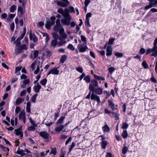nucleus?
Here are the masks:
<instances>
[{
    "label": "nucleus",
    "mask_w": 157,
    "mask_h": 157,
    "mask_svg": "<svg viewBox=\"0 0 157 157\" xmlns=\"http://www.w3.org/2000/svg\"><path fill=\"white\" fill-rule=\"evenodd\" d=\"M151 52L153 53L151 55V56H153L155 57L157 55V37L154 40V46L152 48H148L147 50L146 55H148Z\"/></svg>",
    "instance_id": "f257e3e1"
},
{
    "label": "nucleus",
    "mask_w": 157,
    "mask_h": 157,
    "mask_svg": "<svg viewBox=\"0 0 157 157\" xmlns=\"http://www.w3.org/2000/svg\"><path fill=\"white\" fill-rule=\"evenodd\" d=\"M65 18L62 19L61 22L62 24L63 25H69L72 20V17L70 14L69 15L65 17H63Z\"/></svg>",
    "instance_id": "f03ea898"
},
{
    "label": "nucleus",
    "mask_w": 157,
    "mask_h": 157,
    "mask_svg": "<svg viewBox=\"0 0 157 157\" xmlns=\"http://www.w3.org/2000/svg\"><path fill=\"white\" fill-rule=\"evenodd\" d=\"M56 25L53 27L54 30L58 32L59 31L60 32V31L62 29H63V26L60 24V21L59 19H58L56 21Z\"/></svg>",
    "instance_id": "7ed1b4c3"
},
{
    "label": "nucleus",
    "mask_w": 157,
    "mask_h": 157,
    "mask_svg": "<svg viewBox=\"0 0 157 157\" xmlns=\"http://www.w3.org/2000/svg\"><path fill=\"white\" fill-rule=\"evenodd\" d=\"M57 5L63 7H66L69 4V2L67 0H61L60 1H57Z\"/></svg>",
    "instance_id": "20e7f679"
},
{
    "label": "nucleus",
    "mask_w": 157,
    "mask_h": 157,
    "mask_svg": "<svg viewBox=\"0 0 157 157\" xmlns=\"http://www.w3.org/2000/svg\"><path fill=\"white\" fill-rule=\"evenodd\" d=\"M39 135L43 138L46 142H48L49 140V134L45 131L41 132Z\"/></svg>",
    "instance_id": "39448f33"
},
{
    "label": "nucleus",
    "mask_w": 157,
    "mask_h": 157,
    "mask_svg": "<svg viewBox=\"0 0 157 157\" xmlns=\"http://www.w3.org/2000/svg\"><path fill=\"white\" fill-rule=\"evenodd\" d=\"M98 86V82L95 80H93L91 81V83L90 84L89 89L91 91L92 90H94L95 89V87H97Z\"/></svg>",
    "instance_id": "423d86ee"
},
{
    "label": "nucleus",
    "mask_w": 157,
    "mask_h": 157,
    "mask_svg": "<svg viewBox=\"0 0 157 157\" xmlns=\"http://www.w3.org/2000/svg\"><path fill=\"white\" fill-rule=\"evenodd\" d=\"M64 29H62L60 31V32H59V33L61 35V36L59 38V40H62V39H64L67 38V34L64 32Z\"/></svg>",
    "instance_id": "0eeeda50"
},
{
    "label": "nucleus",
    "mask_w": 157,
    "mask_h": 157,
    "mask_svg": "<svg viewBox=\"0 0 157 157\" xmlns=\"http://www.w3.org/2000/svg\"><path fill=\"white\" fill-rule=\"evenodd\" d=\"M57 12L61 14L63 17H65L67 15L69 16V13L68 12H67L65 11V9L64 10L62 8H60L58 10Z\"/></svg>",
    "instance_id": "6e6552de"
},
{
    "label": "nucleus",
    "mask_w": 157,
    "mask_h": 157,
    "mask_svg": "<svg viewBox=\"0 0 157 157\" xmlns=\"http://www.w3.org/2000/svg\"><path fill=\"white\" fill-rule=\"evenodd\" d=\"M58 67L53 68L51 69L50 71L48 73V75L50 74H52L55 75H58L59 74V71L58 70Z\"/></svg>",
    "instance_id": "1a4fd4ad"
},
{
    "label": "nucleus",
    "mask_w": 157,
    "mask_h": 157,
    "mask_svg": "<svg viewBox=\"0 0 157 157\" xmlns=\"http://www.w3.org/2000/svg\"><path fill=\"white\" fill-rule=\"evenodd\" d=\"M91 99L92 100L96 101L98 103H100L101 102L99 97L93 93H92L91 94Z\"/></svg>",
    "instance_id": "9d476101"
},
{
    "label": "nucleus",
    "mask_w": 157,
    "mask_h": 157,
    "mask_svg": "<svg viewBox=\"0 0 157 157\" xmlns=\"http://www.w3.org/2000/svg\"><path fill=\"white\" fill-rule=\"evenodd\" d=\"M19 118L20 120L22 119L24 123H25L26 118L25 117V112L24 111H21L19 115Z\"/></svg>",
    "instance_id": "9b49d317"
},
{
    "label": "nucleus",
    "mask_w": 157,
    "mask_h": 157,
    "mask_svg": "<svg viewBox=\"0 0 157 157\" xmlns=\"http://www.w3.org/2000/svg\"><path fill=\"white\" fill-rule=\"evenodd\" d=\"M29 38L31 40H33V42L36 43L38 41V38L34 34H32L31 32L29 34Z\"/></svg>",
    "instance_id": "f8f14e48"
},
{
    "label": "nucleus",
    "mask_w": 157,
    "mask_h": 157,
    "mask_svg": "<svg viewBox=\"0 0 157 157\" xmlns=\"http://www.w3.org/2000/svg\"><path fill=\"white\" fill-rule=\"evenodd\" d=\"M112 48L111 46H108L107 48L106 55L107 56H111L112 54Z\"/></svg>",
    "instance_id": "ddd939ff"
},
{
    "label": "nucleus",
    "mask_w": 157,
    "mask_h": 157,
    "mask_svg": "<svg viewBox=\"0 0 157 157\" xmlns=\"http://www.w3.org/2000/svg\"><path fill=\"white\" fill-rule=\"evenodd\" d=\"M92 91L93 93L94 92L95 94L98 95L101 94L102 93L103 90L102 89L100 88H98L97 89H94V90H92Z\"/></svg>",
    "instance_id": "4468645a"
},
{
    "label": "nucleus",
    "mask_w": 157,
    "mask_h": 157,
    "mask_svg": "<svg viewBox=\"0 0 157 157\" xmlns=\"http://www.w3.org/2000/svg\"><path fill=\"white\" fill-rule=\"evenodd\" d=\"M64 127L65 125H60L56 127L55 129V130L57 132H59L63 130Z\"/></svg>",
    "instance_id": "2eb2a0df"
},
{
    "label": "nucleus",
    "mask_w": 157,
    "mask_h": 157,
    "mask_svg": "<svg viewBox=\"0 0 157 157\" xmlns=\"http://www.w3.org/2000/svg\"><path fill=\"white\" fill-rule=\"evenodd\" d=\"M41 88V86L38 83L34 87L33 90L35 92L37 93L39 92Z\"/></svg>",
    "instance_id": "dca6fc26"
},
{
    "label": "nucleus",
    "mask_w": 157,
    "mask_h": 157,
    "mask_svg": "<svg viewBox=\"0 0 157 157\" xmlns=\"http://www.w3.org/2000/svg\"><path fill=\"white\" fill-rule=\"evenodd\" d=\"M14 131L16 135L20 136L21 138L23 136L22 133L19 128L15 129Z\"/></svg>",
    "instance_id": "f3484780"
},
{
    "label": "nucleus",
    "mask_w": 157,
    "mask_h": 157,
    "mask_svg": "<svg viewBox=\"0 0 157 157\" xmlns=\"http://www.w3.org/2000/svg\"><path fill=\"white\" fill-rule=\"evenodd\" d=\"M65 11H66L67 12H70V13H75V11L74 8L73 7L70 6L68 8L65 9Z\"/></svg>",
    "instance_id": "a211bd4d"
},
{
    "label": "nucleus",
    "mask_w": 157,
    "mask_h": 157,
    "mask_svg": "<svg viewBox=\"0 0 157 157\" xmlns=\"http://www.w3.org/2000/svg\"><path fill=\"white\" fill-rule=\"evenodd\" d=\"M24 101V98H17L16 101V105H17L22 103Z\"/></svg>",
    "instance_id": "6ab92c4d"
},
{
    "label": "nucleus",
    "mask_w": 157,
    "mask_h": 157,
    "mask_svg": "<svg viewBox=\"0 0 157 157\" xmlns=\"http://www.w3.org/2000/svg\"><path fill=\"white\" fill-rule=\"evenodd\" d=\"M31 106V103L29 101L27 103L26 106V111L27 112L30 113L31 109L30 107Z\"/></svg>",
    "instance_id": "aec40b11"
},
{
    "label": "nucleus",
    "mask_w": 157,
    "mask_h": 157,
    "mask_svg": "<svg viewBox=\"0 0 157 157\" xmlns=\"http://www.w3.org/2000/svg\"><path fill=\"white\" fill-rule=\"evenodd\" d=\"M81 47L79 49L80 52H84L88 48L87 47L86 45V44H85V46L84 47L82 46V45H81Z\"/></svg>",
    "instance_id": "412c9836"
},
{
    "label": "nucleus",
    "mask_w": 157,
    "mask_h": 157,
    "mask_svg": "<svg viewBox=\"0 0 157 157\" xmlns=\"http://www.w3.org/2000/svg\"><path fill=\"white\" fill-rule=\"evenodd\" d=\"M102 129L103 131L104 132H108L110 130L109 127L106 124L104 126L102 127Z\"/></svg>",
    "instance_id": "4be33fe9"
},
{
    "label": "nucleus",
    "mask_w": 157,
    "mask_h": 157,
    "mask_svg": "<svg viewBox=\"0 0 157 157\" xmlns=\"http://www.w3.org/2000/svg\"><path fill=\"white\" fill-rule=\"evenodd\" d=\"M58 44V41L56 40H52L51 44V46H53V48H54L56 45Z\"/></svg>",
    "instance_id": "5701e85b"
},
{
    "label": "nucleus",
    "mask_w": 157,
    "mask_h": 157,
    "mask_svg": "<svg viewBox=\"0 0 157 157\" xmlns=\"http://www.w3.org/2000/svg\"><path fill=\"white\" fill-rule=\"evenodd\" d=\"M55 17L54 16L50 18L51 21H48V22L51 25H53L54 24L55 22Z\"/></svg>",
    "instance_id": "b1692460"
},
{
    "label": "nucleus",
    "mask_w": 157,
    "mask_h": 157,
    "mask_svg": "<svg viewBox=\"0 0 157 157\" xmlns=\"http://www.w3.org/2000/svg\"><path fill=\"white\" fill-rule=\"evenodd\" d=\"M150 2V5L152 6V7L155 6L157 5V0H149Z\"/></svg>",
    "instance_id": "393cba45"
},
{
    "label": "nucleus",
    "mask_w": 157,
    "mask_h": 157,
    "mask_svg": "<svg viewBox=\"0 0 157 157\" xmlns=\"http://www.w3.org/2000/svg\"><path fill=\"white\" fill-rule=\"evenodd\" d=\"M15 16V14H10L9 16V17L6 19L7 21L8 22L12 20V19L13 18V17Z\"/></svg>",
    "instance_id": "a878e982"
},
{
    "label": "nucleus",
    "mask_w": 157,
    "mask_h": 157,
    "mask_svg": "<svg viewBox=\"0 0 157 157\" xmlns=\"http://www.w3.org/2000/svg\"><path fill=\"white\" fill-rule=\"evenodd\" d=\"M109 105L110 106L113 110H115L116 108L115 107V105L114 103L112 101L109 100L108 101Z\"/></svg>",
    "instance_id": "bb28decb"
},
{
    "label": "nucleus",
    "mask_w": 157,
    "mask_h": 157,
    "mask_svg": "<svg viewBox=\"0 0 157 157\" xmlns=\"http://www.w3.org/2000/svg\"><path fill=\"white\" fill-rule=\"evenodd\" d=\"M107 144V143L106 141L104 140L101 143V145L103 149H105L106 145Z\"/></svg>",
    "instance_id": "cd10ccee"
},
{
    "label": "nucleus",
    "mask_w": 157,
    "mask_h": 157,
    "mask_svg": "<svg viewBox=\"0 0 157 157\" xmlns=\"http://www.w3.org/2000/svg\"><path fill=\"white\" fill-rule=\"evenodd\" d=\"M22 52V51L20 48H16L14 53L16 55H17Z\"/></svg>",
    "instance_id": "c85d7f7f"
},
{
    "label": "nucleus",
    "mask_w": 157,
    "mask_h": 157,
    "mask_svg": "<svg viewBox=\"0 0 157 157\" xmlns=\"http://www.w3.org/2000/svg\"><path fill=\"white\" fill-rule=\"evenodd\" d=\"M16 9V7L15 5H12L10 8V11L13 13Z\"/></svg>",
    "instance_id": "c756f323"
},
{
    "label": "nucleus",
    "mask_w": 157,
    "mask_h": 157,
    "mask_svg": "<svg viewBox=\"0 0 157 157\" xmlns=\"http://www.w3.org/2000/svg\"><path fill=\"white\" fill-rule=\"evenodd\" d=\"M128 133L127 131L126 130L123 131L122 133V136L124 139L126 138L128 136Z\"/></svg>",
    "instance_id": "7c9ffc66"
},
{
    "label": "nucleus",
    "mask_w": 157,
    "mask_h": 157,
    "mask_svg": "<svg viewBox=\"0 0 157 157\" xmlns=\"http://www.w3.org/2000/svg\"><path fill=\"white\" fill-rule=\"evenodd\" d=\"M32 53H33L34 59H35L37 57L38 55L39 51L38 50H35L33 51Z\"/></svg>",
    "instance_id": "2f4dec72"
},
{
    "label": "nucleus",
    "mask_w": 157,
    "mask_h": 157,
    "mask_svg": "<svg viewBox=\"0 0 157 157\" xmlns=\"http://www.w3.org/2000/svg\"><path fill=\"white\" fill-rule=\"evenodd\" d=\"M67 58V56L66 55L62 56L60 59V62L62 63H64L66 60Z\"/></svg>",
    "instance_id": "473e14b6"
},
{
    "label": "nucleus",
    "mask_w": 157,
    "mask_h": 157,
    "mask_svg": "<svg viewBox=\"0 0 157 157\" xmlns=\"http://www.w3.org/2000/svg\"><path fill=\"white\" fill-rule=\"evenodd\" d=\"M53 37L55 39L54 40H57L58 39H59V36L58 34L56 33H52Z\"/></svg>",
    "instance_id": "72a5a7b5"
},
{
    "label": "nucleus",
    "mask_w": 157,
    "mask_h": 157,
    "mask_svg": "<svg viewBox=\"0 0 157 157\" xmlns=\"http://www.w3.org/2000/svg\"><path fill=\"white\" fill-rule=\"evenodd\" d=\"M47 79H46V78H44L42 80L40 81V84L42 85V86H44L47 82Z\"/></svg>",
    "instance_id": "f704fd0d"
},
{
    "label": "nucleus",
    "mask_w": 157,
    "mask_h": 157,
    "mask_svg": "<svg viewBox=\"0 0 157 157\" xmlns=\"http://www.w3.org/2000/svg\"><path fill=\"white\" fill-rule=\"evenodd\" d=\"M37 96V95L36 94H34L33 95L31 98V101L32 102H33L34 103H35V100L36 99V98Z\"/></svg>",
    "instance_id": "c9c22d12"
},
{
    "label": "nucleus",
    "mask_w": 157,
    "mask_h": 157,
    "mask_svg": "<svg viewBox=\"0 0 157 157\" xmlns=\"http://www.w3.org/2000/svg\"><path fill=\"white\" fill-rule=\"evenodd\" d=\"M66 41L65 40L61 41L58 43V46L59 47L62 46L66 44Z\"/></svg>",
    "instance_id": "e433bc0d"
},
{
    "label": "nucleus",
    "mask_w": 157,
    "mask_h": 157,
    "mask_svg": "<svg viewBox=\"0 0 157 157\" xmlns=\"http://www.w3.org/2000/svg\"><path fill=\"white\" fill-rule=\"evenodd\" d=\"M95 78L99 80L104 81L105 80V78L104 77L97 75H95Z\"/></svg>",
    "instance_id": "4c0bfd02"
},
{
    "label": "nucleus",
    "mask_w": 157,
    "mask_h": 157,
    "mask_svg": "<svg viewBox=\"0 0 157 157\" xmlns=\"http://www.w3.org/2000/svg\"><path fill=\"white\" fill-rule=\"evenodd\" d=\"M128 150V148L127 146H124L122 149V153L125 154L126 153Z\"/></svg>",
    "instance_id": "58836bf2"
},
{
    "label": "nucleus",
    "mask_w": 157,
    "mask_h": 157,
    "mask_svg": "<svg viewBox=\"0 0 157 157\" xmlns=\"http://www.w3.org/2000/svg\"><path fill=\"white\" fill-rule=\"evenodd\" d=\"M128 127V124L125 123H123L122 124L121 128L124 129H127Z\"/></svg>",
    "instance_id": "ea45409f"
},
{
    "label": "nucleus",
    "mask_w": 157,
    "mask_h": 157,
    "mask_svg": "<svg viewBox=\"0 0 157 157\" xmlns=\"http://www.w3.org/2000/svg\"><path fill=\"white\" fill-rule=\"evenodd\" d=\"M15 43L16 44V47H19L21 44L20 40H19V39H17L15 41Z\"/></svg>",
    "instance_id": "a19ab883"
},
{
    "label": "nucleus",
    "mask_w": 157,
    "mask_h": 157,
    "mask_svg": "<svg viewBox=\"0 0 157 157\" xmlns=\"http://www.w3.org/2000/svg\"><path fill=\"white\" fill-rule=\"evenodd\" d=\"M84 80L85 81L88 83H89L90 82V78L89 76L87 75L84 78Z\"/></svg>",
    "instance_id": "79ce46f5"
},
{
    "label": "nucleus",
    "mask_w": 157,
    "mask_h": 157,
    "mask_svg": "<svg viewBox=\"0 0 157 157\" xmlns=\"http://www.w3.org/2000/svg\"><path fill=\"white\" fill-rule=\"evenodd\" d=\"M67 48L72 51H74L75 50V48L71 44H70L68 45Z\"/></svg>",
    "instance_id": "37998d69"
},
{
    "label": "nucleus",
    "mask_w": 157,
    "mask_h": 157,
    "mask_svg": "<svg viewBox=\"0 0 157 157\" xmlns=\"http://www.w3.org/2000/svg\"><path fill=\"white\" fill-rule=\"evenodd\" d=\"M17 11L20 13L21 15L23 14V10L21 7L20 6L18 7Z\"/></svg>",
    "instance_id": "c03bdc74"
},
{
    "label": "nucleus",
    "mask_w": 157,
    "mask_h": 157,
    "mask_svg": "<svg viewBox=\"0 0 157 157\" xmlns=\"http://www.w3.org/2000/svg\"><path fill=\"white\" fill-rule=\"evenodd\" d=\"M0 148H2L4 151H7L8 152H9L10 150V149L8 148L4 147L1 145H0Z\"/></svg>",
    "instance_id": "a18cd8bd"
},
{
    "label": "nucleus",
    "mask_w": 157,
    "mask_h": 157,
    "mask_svg": "<svg viewBox=\"0 0 157 157\" xmlns=\"http://www.w3.org/2000/svg\"><path fill=\"white\" fill-rule=\"evenodd\" d=\"M112 113L113 116L115 118L116 120H117L119 119V115L118 114H117L115 112H112Z\"/></svg>",
    "instance_id": "49530a36"
},
{
    "label": "nucleus",
    "mask_w": 157,
    "mask_h": 157,
    "mask_svg": "<svg viewBox=\"0 0 157 157\" xmlns=\"http://www.w3.org/2000/svg\"><path fill=\"white\" fill-rule=\"evenodd\" d=\"M30 123L34 126H37V125L35 123L34 121L32 120L31 117H30L29 118Z\"/></svg>",
    "instance_id": "de8ad7c7"
},
{
    "label": "nucleus",
    "mask_w": 157,
    "mask_h": 157,
    "mask_svg": "<svg viewBox=\"0 0 157 157\" xmlns=\"http://www.w3.org/2000/svg\"><path fill=\"white\" fill-rule=\"evenodd\" d=\"M115 68L113 67H111L109 68L108 70L109 73L112 74L113 72L115 71Z\"/></svg>",
    "instance_id": "09e8293b"
},
{
    "label": "nucleus",
    "mask_w": 157,
    "mask_h": 157,
    "mask_svg": "<svg viewBox=\"0 0 157 157\" xmlns=\"http://www.w3.org/2000/svg\"><path fill=\"white\" fill-rule=\"evenodd\" d=\"M114 55L116 56H117L118 57H121L123 56V55L122 53L119 52H116V53H114Z\"/></svg>",
    "instance_id": "8fccbe9b"
},
{
    "label": "nucleus",
    "mask_w": 157,
    "mask_h": 157,
    "mask_svg": "<svg viewBox=\"0 0 157 157\" xmlns=\"http://www.w3.org/2000/svg\"><path fill=\"white\" fill-rule=\"evenodd\" d=\"M64 118V117H60V118L58 120V121L57 122V124H61L62 123Z\"/></svg>",
    "instance_id": "3c124183"
},
{
    "label": "nucleus",
    "mask_w": 157,
    "mask_h": 157,
    "mask_svg": "<svg viewBox=\"0 0 157 157\" xmlns=\"http://www.w3.org/2000/svg\"><path fill=\"white\" fill-rule=\"evenodd\" d=\"M56 148L52 149L50 152V153L55 155L56 153Z\"/></svg>",
    "instance_id": "603ef678"
},
{
    "label": "nucleus",
    "mask_w": 157,
    "mask_h": 157,
    "mask_svg": "<svg viewBox=\"0 0 157 157\" xmlns=\"http://www.w3.org/2000/svg\"><path fill=\"white\" fill-rule=\"evenodd\" d=\"M76 70L80 73H82L83 71V69L82 67H79L76 68Z\"/></svg>",
    "instance_id": "864d4df0"
},
{
    "label": "nucleus",
    "mask_w": 157,
    "mask_h": 157,
    "mask_svg": "<svg viewBox=\"0 0 157 157\" xmlns=\"http://www.w3.org/2000/svg\"><path fill=\"white\" fill-rule=\"evenodd\" d=\"M142 65L144 68H148V65L145 61H143Z\"/></svg>",
    "instance_id": "5fc2aeb1"
},
{
    "label": "nucleus",
    "mask_w": 157,
    "mask_h": 157,
    "mask_svg": "<svg viewBox=\"0 0 157 157\" xmlns=\"http://www.w3.org/2000/svg\"><path fill=\"white\" fill-rule=\"evenodd\" d=\"M51 26V25L49 23L48 21L46 22L45 27L46 29H50Z\"/></svg>",
    "instance_id": "6e6d98bb"
},
{
    "label": "nucleus",
    "mask_w": 157,
    "mask_h": 157,
    "mask_svg": "<svg viewBox=\"0 0 157 157\" xmlns=\"http://www.w3.org/2000/svg\"><path fill=\"white\" fill-rule=\"evenodd\" d=\"M36 126H34L28 127V130L30 131H33L35 130V127Z\"/></svg>",
    "instance_id": "4d7b16f0"
},
{
    "label": "nucleus",
    "mask_w": 157,
    "mask_h": 157,
    "mask_svg": "<svg viewBox=\"0 0 157 157\" xmlns=\"http://www.w3.org/2000/svg\"><path fill=\"white\" fill-rule=\"evenodd\" d=\"M24 151H17L16 153L19 154L21 155H25V154L24 153Z\"/></svg>",
    "instance_id": "13d9d810"
},
{
    "label": "nucleus",
    "mask_w": 157,
    "mask_h": 157,
    "mask_svg": "<svg viewBox=\"0 0 157 157\" xmlns=\"http://www.w3.org/2000/svg\"><path fill=\"white\" fill-rule=\"evenodd\" d=\"M19 48L21 49V51L24 50H26L27 49L26 44H23L22 46H20Z\"/></svg>",
    "instance_id": "bf43d9fd"
},
{
    "label": "nucleus",
    "mask_w": 157,
    "mask_h": 157,
    "mask_svg": "<svg viewBox=\"0 0 157 157\" xmlns=\"http://www.w3.org/2000/svg\"><path fill=\"white\" fill-rule=\"evenodd\" d=\"M21 68L22 67L21 66H18V67H16L15 70V73H17V72L18 71L21 70Z\"/></svg>",
    "instance_id": "052dcab7"
},
{
    "label": "nucleus",
    "mask_w": 157,
    "mask_h": 157,
    "mask_svg": "<svg viewBox=\"0 0 157 157\" xmlns=\"http://www.w3.org/2000/svg\"><path fill=\"white\" fill-rule=\"evenodd\" d=\"M46 56L47 57H50L52 54V52L48 50L46 51Z\"/></svg>",
    "instance_id": "680f3d73"
},
{
    "label": "nucleus",
    "mask_w": 157,
    "mask_h": 157,
    "mask_svg": "<svg viewBox=\"0 0 157 157\" xmlns=\"http://www.w3.org/2000/svg\"><path fill=\"white\" fill-rule=\"evenodd\" d=\"M115 40V38H114L109 39L108 42V44L110 45L112 44H113Z\"/></svg>",
    "instance_id": "e2e57ef3"
},
{
    "label": "nucleus",
    "mask_w": 157,
    "mask_h": 157,
    "mask_svg": "<svg viewBox=\"0 0 157 157\" xmlns=\"http://www.w3.org/2000/svg\"><path fill=\"white\" fill-rule=\"evenodd\" d=\"M10 28L11 30L12 31H13L14 29V24L13 22L11 24H10Z\"/></svg>",
    "instance_id": "0e129e2a"
},
{
    "label": "nucleus",
    "mask_w": 157,
    "mask_h": 157,
    "mask_svg": "<svg viewBox=\"0 0 157 157\" xmlns=\"http://www.w3.org/2000/svg\"><path fill=\"white\" fill-rule=\"evenodd\" d=\"M145 50L144 48H141L140 51V53L141 54H143L145 53Z\"/></svg>",
    "instance_id": "69168bd1"
},
{
    "label": "nucleus",
    "mask_w": 157,
    "mask_h": 157,
    "mask_svg": "<svg viewBox=\"0 0 157 157\" xmlns=\"http://www.w3.org/2000/svg\"><path fill=\"white\" fill-rule=\"evenodd\" d=\"M26 90H23L21 93H20V96L21 97H23L24 96L26 93Z\"/></svg>",
    "instance_id": "338daca9"
},
{
    "label": "nucleus",
    "mask_w": 157,
    "mask_h": 157,
    "mask_svg": "<svg viewBox=\"0 0 157 157\" xmlns=\"http://www.w3.org/2000/svg\"><path fill=\"white\" fill-rule=\"evenodd\" d=\"M21 111L20 108L18 107H17L15 109V113L16 114H17L19 113V112Z\"/></svg>",
    "instance_id": "774afa93"
}]
</instances>
